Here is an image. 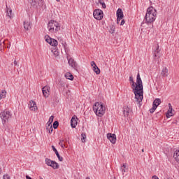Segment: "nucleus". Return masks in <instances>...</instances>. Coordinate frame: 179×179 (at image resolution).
<instances>
[{"instance_id":"3","label":"nucleus","mask_w":179,"mask_h":179,"mask_svg":"<svg viewBox=\"0 0 179 179\" xmlns=\"http://www.w3.org/2000/svg\"><path fill=\"white\" fill-rule=\"evenodd\" d=\"M93 110L98 117H103V115L106 113V106H103L102 103L96 102L93 106Z\"/></svg>"},{"instance_id":"29","label":"nucleus","mask_w":179,"mask_h":179,"mask_svg":"<svg viewBox=\"0 0 179 179\" xmlns=\"http://www.w3.org/2000/svg\"><path fill=\"white\" fill-rule=\"evenodd\" d=\"M46 129L48 131L49 134H52V131H54V129L52 128V124H48V127L46 128Z\"/></svg>"},{"instance_id":"2","label":"nucleus","mask_w":179,"mask_h":179,"mask_svg":"<svg viewBox=\"0 0 179 179\" xmlns=\"http://www.w3.org/2000/svg\"><path fill=\"white\" fill-rule=\"evenodd\" d=\"M157 11L155 8L150 7L147 9V13L145 15V21L147 23H153L156 20V16Z\"/></svg>"},{"instance_id":"8","label":"nucleus","mask_w":179,"mask_h":179,"mask_svg":"<svg viewBox=\"0 0 179 179\" xmlns=\"http://www.w3.org/2000/svg\"><path fill=\"white\" fill-rule=\"evenodd\" d=\"M29 3L34 8H37V6H40L43 3V0H29Z\"/></svg>"},{"instance_id":"33","label":"nucleus","mask_w":179,"mask_h":179,"mask_svg":"<svg viewBox=\"0 0 179 179\" xmlns=\"http://www.w3.org/2000/svg\"><path fill=\"white\" fill-rule=\"evenodd\" d=\"M52 52L53 53L55 57H58V55H59V52H58V50L57 49L52 50Z\"/></svg>"},{"instance_id":"49","label":"nucleus","mask_w":179,"mask_h":179,"mask_svg":"<svg viewBox=\"0 0 179 179\" xmlns=\"http://www.w3.org/2000/svg\"><path fill=\"white\" fill-rule=\"evenodd\" d=\"M86 179H90V178H89V177H87V178H86Z\"/></svg>"},{"instance_id":"18","label":"nucleus","mask_w":179,"mask_h":179,"mask_svg":"<svg viewBox=\"0 0 179 179\" xmlns=\"http://www.w3.org/2000/svg\"><path fill=\"white\" fill-rule=\"evenodd\" d=\"M52 150L55 152L56 156L59 159V162H62L64 160V158L59 155V153L58 152V150H57V148L54 145H52Z\"/></svg>"},{"instance_id":"48","label":"nucleus","mask_w":179,"mask_h":179,"mask_svg":"<svg viewBox=\"0 0 179 179\" xmlns=\"http://www.w3.org/2000/svg\"><path fill=\"white\" fill-rule=\"evenodd\" d=\"M68 138H66V139H64V143H66V142H68Z\"/></svg>"},{"instance_id":"14","label":"nucleus","mask_w":179,"mask_h":179,"mask_svg":"<svg viewBox=\"0 0 179 179\" xmlns=\"http://www.w3.org/2000/svg\"><path fill=\"white\" fill-rule=\"evenodd\" d=\"M170 117H173V106L171 103H169V110L166 113V118H170Z\"/></svg>"},{"instance_id":"39","label":"nucleus","mask_w":179,"mask_h":179,"mask_svg":"<svg viewBox=\"0 0 179 179\" xmlns=\"http://www.w3.org/2000/svg\"><path fill=\"white\" fill-rule=\"evenodd\" d=\"M59 144L62 148H64V146H65V140H60Z\"/></svg>"},{"instance_id":"4","label":"nucleus","mask_w":179,"mask_h":179,"mask_svg":"<svg viewBox=\"0 0 179 179\" xmlns=\"http://www.w3.org/2000/svg\"><path fill=\"white\" fill-rule=\"evenodd\" d=\"M48 29L50 33H57V31H59L61 27L59 26V23H58V22L51 20L48 23Z\"/></svg>"},{"instance_id":"13","label":"nucleus","mask_w":179,"mask_h":179,"mask_svg":"<svg viewBox=\"0 0 179 179\" xmlns=\"http://www.w3.org/2000/svg\"><path fill=\"white\" fill-rule=\"evenodd\" d=\"M76 120H78V117H76V116L74 115L72 117L71 120V128H76V125H78V121Z\"/></svg>"},{"instance_id":"46","label":"nucleus","mask_w":179,"mask_h":179,"mask_svg":"<svg viewBox=\"0 0 179 179\" xmlns=\"http://www.w3.org/2000/svg\"><path fill=\"white\" fill-rule=\"evenodd\" d=\"M152 179H159V178L157 176H153Z\"/></svg>"},{"instance_id":"28","label":"nucleus","mask_w":179,"mask_h":179,"mask_svg":"<svg viewBox=\"0 0 179 179\" xmlns=\"http://www.w3.org/2000/svg\"><path fill=\"white\" fill-rule=\"evenodd\" d=\"M6 97V91L2 90L1 93L0 94V100H1V99H5Z\"/></svg>"},{"instance_id":"5","label":"nucleus","mask_w":179,"mask_h":179,"mask_svg":"<svg viewBox=\"0 0 179 179\" xmlns=\"http://www.w3.org/2000/svg\"><path fill=\"white\" fill-rule=\"evenodd\" d=\"M0 115L3 125H5V123L10 121V120L12 118V113H10L8 110H5L1 112Z\"/></svg>"},{"instance_id":"16","label":"nucleus","mask_w":179,"mask_h":179,"mask_svg":"<svg viewBox=\"0 0 179 179\" xmlns=\"http://www.w3.org/2000/svg\"><path fill=\"white\" fill-rule=\"evenodd\" d=\"M29 106V108L31 111H36V110H37V105L36 104V102L34 101H30Z\"/></svg>"},{"instance_id":"52","label":"nucleus","mask_w":179,"mask_h":179,"mask_svg":"<svg viewBox=\"0 0 179 179\" xmlns=\"http://www.w3.org/2000/svg\"><path fill=\"white\" fill-rule=\"evenodd\" d=\"M0 174H1V168H0Z\"/></svg>"},{"instance_id":"40","label":"nucleus","mask_w":179,"mask_h":179,"mask_svg":"<svg viewBox=\"0 0 179 179\" xmlns=\"http://www.w3.org/2000/svg\"><path fill=\"white\" fill-rule=\"evenodd\" d=\"M136 87V84H135V82H133L131 84V88L133 89V92L135 94V88Z\"/></svg>"},{"instance_id":"22","label":"nucleus","mask_w":179,"mask_h":179,"mask_svg":"<svg viewBox=\"0 0 179 179\" xmlns=\"http://www.w3.org/2000/svg\"><path fill=\"white\" fill-rule=\"evenodd\" d=\"M24 29L25 30H30L31 29V24L29 22H24Z\"/></svg>"},{"instance_id":"25","label":"nucleus","mask_w":179,"mask_h":179,"mask_svg":"<svg viewBox=\"0 0 179 179\" xmlns=\"http://www.w3.org/2000/svg\"><path fill=\"white\" fill-rule=\"evenodd\" d=\"M65 78L69 80H73V76L71 73H66L65 74Z\"/></svg>"},{"instance_id":"37","label":"nucleus","mask_w":179,"mask_h":179,"mask_svg":"<svg viewBox=\"0 0 179 179\" xmlns=\"http://www.w3.org/2000/svg\"><path fill=\"white\" fill-rule=\"evenodd\" d=\"M115 31V27L114 26L110 27L109 32L113 34Z\"/></svg>"},{"instance_id":"43","label":"nucleus","mask_w":179,"mask_h":179,"mask_svg":"<svg viewBox=\"0 0 179 179\" xmlns=\"http://www.w3.org/2000/svg\"><path fill=\"white\" fill-rule=\"evenodd\" d=\"M121 19H122V18H121L120 17H117V24L120 23V22H121Z\"/></svg>"},{"instance_id":"50","label":"nucleus","mask_w":179,"mask_h":179,"mask_svg":"<svg viewBox=\"0 0 179 179\" xmlns=\"http://www.w3.org/2000/svg\"><path fill=\"white\" fill-rule=\"evenodd\" d=\"M57 1V2H59V0H56Z\"/></svg>"},{"instance_id":"30","label":"nucleus","mask_w":179,"mask_h":179,"mask_svg":"<svg viewBox=\"0 0 179 179\" xmlns=\"http://www.w3.org/2000/svg\"><path fill=\"white\" fill-rule=\"evenodd\" d=\"M50 167H52V169H57L58 167H59V165H58V163H57L55 161H53V163H52V165Z\"/></svg>"},{"instance_id":"31","label":"nucleus","mask_w":179,"mask_h":179,"mask_svg":"<svg viewBox=\"0 0 179 179\" xmlns=\"http://www.w3.org/2000/svg\"><path fill=\"white\" fill-rule=\"evenodd\" d=\"M51 101L52 103H58V97H57L56 95H54L53 96H52L51 98Z\"/></svg>"},{"instance_id":"15","label":"nucleus","mask_w":179,"mask_h":179,"mask_svg":"<svg viewBox=\"0 0 179 179\" xmlns=\"http://www.w3.org/2000/svg\"><path fill=\"white\" fill-rule=\"evenodd\" d=\"M161 76L162 78H167L169 76V69L167 67H164L162 72Z\"/></svg>"},{"instance_id":"11","label":"nucleus","mask_w":179,"mask_h":179,"mask_svg":"<svg viewBox=\"0 0 179 179\" xmlns=\"http://www.w3.org/2000/svg\"><path fill=\"white\" fill-rule=\"evenodd\" d=\"M68 61L69 65H71V66L73 68V69L78 71V64L76 63V62H75V60L73 58L68 59Z\"/></svg>"},{"instance_id":"20","label":"nucleus","mask_w":179,"mask_h":179,"mask_svg":"<svg viewBox=\"0 0 179 179\" xmlns=\"http://www.w3.org/2000/svg\"><path fill=\"white\" fill-rule=\"evenodd\" d=\"M131 113H132V109L129 108V106H127L124 109V117H128L129 114H131Z\"/></svg>"},{"instance_id":"17","label":"nucleus","mask_w":179,"mask_h":179,"mask_svg":"<svg viewBox=\"0 0 179 179\" xmlns=\"http://www.w3.org/2000/svg\"><path fill=\"white\" fill-rule=\"evenodd\" d=\"M6 16H8L10 19H12V17H13V14L12 13V8L10 7H8V5H6Z\"/></svg>"},{"instance_id":"24","label":"nucleus","mask_w":179,"mask_h":179,"mask_svg":"<svg viewBox=\"0 0 179 179\" xmlns=\"http://www.w3.org/2000/svg\"><path fill=\"white\" fill-rule=\"evenodd\" d=\"M173 158L178 163H179V150L175 151L173 154Z\"/></svg>"},{"instance_id":"35","label":"nucleus","mask_w":179,"mask_h":179,"mask_svg":"<svg viewBox=\"0 0 179 179\" xmlns=\"http://www.w3.org/2000/svg\"><path fill=\"white\" fill-rule=\"evenodd\" d=\"M59 125V122H58V121H55L53 122V128H54V129H57V128H58Z\"/></svg>"},{"instance_id":"44","label":"nucleus","mask_w":179,"mask_h":179,"mask_svg":"<svg viewBox=\"0 0 179 179\" xmlns=\"http://www.w3.org/2000/svg\"><path fill=\"white\" fill-rule=\"evenodd\" d=\"M124 24H125V20H122L120 22V26H124Z\"/></svg>"},{"instance_id":"23","label":"nucleus","mask_w":179,"mask_h":179,"mask_svg":"<svg viewBox=\"0 0 179 179\" xmlns=\"http://www.w3.org/2000/svg\"><path fill=\"white\" fill-rule=\"evenodd\" d=\"M162 100L159 98H157L155 100H154L152 106H154V107L156 106L157 108L159 107V106H160Z\"/></svg>"},{"instance_id":"1","label":"nucleus","mask_w":179,"mask_h":179,"mask_svg":"<svg viewBox=\"0 0 179 179\" xmlns=\"http://www.w3.org/2000/svg\"><path fill=\"white\" fill-rule=\"evenodd\" d=\"M135 99L137 104L141 106L142 101L143 100V85L142 84V79L141 75L137 74L136 87L134 88Z\"/></svg>"},{"instance_id":"21","label":"nucleus","mask_w":179,"mask_h":179,"mask_svg":"<svg viewBox=\"0 0 179 179\" xmlns=\"http://www.w3.org/2000/svg\"><path fill=\"white\" fill-rule=\"evenodd\" d=\"M116 15L117 17H121L122 19L124 17V12H122V9L118 8Z\"/></svg>"},{"instance_id":"34","label":"nucleus","mask_w":179,"mask_h":179,"mask_svg":"<svg viewBox=\"0 0 179 179\" xmlns=\"http://www.w3.org/2000/svg\"><path fill=\"white\" fill-rule=\"evenodd\" d=\"M81 141L83 143H85V142H86V134H81Z\"/></svg>"},{"instance_id":"10","label":"nucleus","mask_w":179,"mask_h":179,"mask_svg":"<svg viewBox=\"0 0 179 179\" xmlns=\"http://www.w3.org/2000/svg\"><path fill=\"white\" fill-rule=\"evenodd\" d=\"M51 91V90L50 89V87L45 85V87H43L42 88V93L44 96V97H45V99H47V97H48V96H50V92Z\"/></svg>"},{"instance_id":"7","label":"nucleus","mask_w":179,"mask_h":179,"mask_svg":"<svg viewBox=\"0 0 179 179\" xmlns=\"http://www.w3.org/2000/svg\"><path fill=\"white\" fill-rule=\"evenodd\" d=\"M45 41L52 47H57V45H58V41L50 37L49 36H45Z\"/></svg>"},{"instance_id":"47","label":"nucleus","mask_w":179,"mask_h":179,"mask_svg":"<svg viewBox=\"0 0 179 179\" xmlns=\"http://www.w3.org/2000/svg\"><path fill=\"white\" fill-rule=\"evenodd\" d=\"M14 65L16 66V65H17V62L15 60L14 61Z\"/></svg>"},{"instance_id":"27","label":"nucleus","mask_w":179,"mask_h":179,"mask_svg":"<svg viewBox=\"0 0 179 179\" xmlns=\"http://www.w3.org/2000/svg\"><path fill=\"white\" fill-rule=\"evenodd\" d=\"M45 162L46 164L48 166H50V167H51L52 163H54V161H52V160H51V159H50L48 158H46Z\"/></svg>"},{"instance_id":"26","label":"nucleus","mask_w":179,"mask_h":179,"mask_svg":"<svg viewBox=\"0 0 179 179\" xmlns=\"http://www.w3.org/2000/svg\"><path fill=\"white\" fill-rule=\"evenodd\" d=\"M127 170H128V167L127 166V164H123V165L121 166V171L122 174L127 172Z\"/></svg>"},{"instance_id":"12","label":"nucleus","mask_w":179,"mask_h":179,"mask_svg":"<svg viewBox=\"0 0 179 179\" xmlns=\"http://www.w3.org/2000/svg\"><path fill=\"white\" fill-rule=\"evenodd\" d=\"M91 66H92V69L96 75H100V69H99V67L97 66L94 62H91Z\"/></svg>"},{"instance_id":"36","label":"nucleus","mask_w":179,"mask_h":179,"mask_svg":"<svg viewBox=\"0 0 179 179\" xmlns=\"http://www.w3.org/2000/svg\"><path fill=\"white\" fill-rule=\"evenodd\" d=\"M99 3H100V5L102 6V8H103V9H106V8H107V6H106V3L102 2L101 0H99Z\"/></svg>"},{"instance_id":"45","label":"nucleus","mask_w":179,"mask_h":179,"mask_svg":"<svg viewBox=\"0 0 179 179\" xmlns=\"http://www.w3.org/2000/svg\"><path fill=\"white\" fill-rule=\"evenodd\" d=\"M129 81L131 82V83H134V78L132 76L129 77Z\"/></svg>"},{"instance_id":"32","label":"nucleus","mask_w":179,"mask_h":179,"mask_svg":"<svg viewBox=\"0 0 179 179\" xmlns=\"http://www.w3.org/2000/svg\"><path fill=\"white\" fill-rule=\"evenodd\" d=\"M52 122H54V116L52 115L50 117L49 121L48 122L47 124L50 127V125H51Z\"/></svg>"},{"instance_id":"51","label":"nucleus","mask_w":179,"mask_h":179,"mask_svg":"<svg viewBox=\"0 0 179 179\" xmlns=\"http://www.w3.org/2000/svg\"><path fill=\"white\" fill-rule=\"evenodd\" d=\"M142 152H144V150H143V149L142 150Z\"/></svg>"},{"instance_id":"6","label":"nucleus","mask_w":179,"mask_h":179,"mask_svg":"<svg viewBox=\"0 0 179 179\" xmlns=\"http://www.w3.org/2000/svg\"><path fill=\"white\" fill-rule=\"evenodd\" d=\"M94 17L95 19H96V20H101V19L103 18V10H100V9H96L95 10H94Z\"/></svg>"},{"instance_id":"41","label":"nucleus","mask_w":179,"mask_h":179,"mask_svg":"<svg viewBox=\"0 0 179 179\" xmlns=\"http://www.w3.org/2000/svg\"><path fill=\"white\" fill-rule=\"evenodd\" d=\"M62 45H63L64 50H66V43L62 40Z\"/></svg>"},{"instance_id":"9","label":"nucleus","mask_w":179,"mask_h":179,"mask_svg":"<svg viewBox=\"0 0 179 179\" xmlns=\"http://www.w3.org/2000/svg\"><path fill=\"white\" fill-rule=\"evenodd\" d=\"M107 138L110 141V142H111V143L115 144V142H117V136L114 134H107Z\"/></svg>"},{"instance_id":"38","label":"nucleus","mask_w":179,"mask_h":179,"mask_svg":"<svg viewBox=\"0 0 179 179\" xmlns=\"http://www.w3.org/2000/svg\"><path fill=\"white\" fill-rule=\"evenodd\" d=\"M156 108H157V106H154L152 105V108L150 109V113H151V114H153V113H155V111L156 110Z\"/></svg>"},{"instance_id":"19","label":"nucleus","mask_w":179,"mask_h":179,"mask_svg":"<svg viewBox=\"0 0 179 179\" xmlns=\"http://www.w3.org/2000/svg\"><path fill=\"white\" fill-rule=\"evenodd\" d=\"M156 58H160V50L159 49V45H157L156 50L154 51V59H156Z\"/></svg>"},{"instance_id":"42","label":"nucleus","mask_w":179,"mask_h":179,"mask_svg":"<svg viewBox=\"0 0 179 179\" xmlns=\"http://www.w3.org/2000/svg\"><path fill=\"white\" fill-rule=\"evenodd\" d=\"M3 178V179H10V176H9L8 175H4Z\"/></svg>"}]
</instances>
